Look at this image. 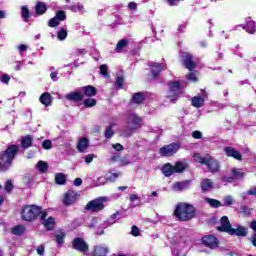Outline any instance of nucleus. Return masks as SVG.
Returning <instances> with one entry per match:
<instances>
[{"label":"nucleus","instance_id":"obj_8","mask_svg":"<svg viewBox=\"0 0 256 256\" xmlns=\"http://www.w3.org/2000/svg\"><path fill=\"white\" fill-rule=\"evenodd\" d=\"M79 201V194L75 190H68L63 197L62 203L66 207H71V205H75Z\"/></svg>","mask_w":256,"mask_h":256},{"label":"nucleus","instance_id":"obj_29","mask_svg":"<svg viewBox=\"0 0 256 256\" xmlns=\"http://www.w3.org/2000/svg\"><path fill=\"white\" fill-rule=\"evenodd\" d=\"M69 9L73 13H80L81 15H83V13H85V6H83V4H81V3L73 4L69 7Z\"/></svg>","mask_w":256,"mask_h":256},{"label":"nucleus","instance_id":"obj_16","mask_svg":"<svg viewBox=\"0 0 256 256\" xmlns=\"http://www.w3.org/2000/svg\"><path fill=\"white\" fill-rule=\"evenodd\" d=\"M241 177H243V172L241 171V169L234 168L231 170V177L229 178L224 176L222 178V181H228L229 183H231L233 179H241Z\"/></svg>","mask_w":256,"mask_h":256},{"label":"nucleus","instance_id":"obj_51","mask_svg":"<svg viewBox=\"0 0 256 256\" xmlns=\"http://www.w3.org/2000/svg\"><path fill=\"white\" fill-rule=\"evenodd\" d=\"M184 0H166L167 5L169 7H177L180 3H183Z\"/></svg>","mask_w":256,"mask_h":256},{"label":"nucleus","instance_id":"obj_34","mask_svg":"<svg viewBox=\"0 0 256 256\" xmlns=\"http://www.w3.org/2000/svg\"><path fill=\"white\" fill-rule=\"evenodd\" d=\"M206 203H209L210 207H213L214 209H219V207H223V203L219 200H215L213 198H206Z\"/></svg>","mask_w":256,"mask_h":256},{"label":"nucleus","instance_id":"obj_60","mask_svg":"<svg viewBox=\"0 0 256 256\" xmlns=\"http://www.w3.org/2000/svg\"><path fill=\"white\" fill-rule=\"evenodd\" d=\"M0 80L2 83H9V81H11V77H9V75L7 74H3L2 77H0Z\"/></svg>","mask_w":256,"mask_h":256},{"label":"nucleus","instance_id":"obj_49","mask_svg":"<svg viewBox=\"0 0 256 256\" xmlns=\"http://www.w3.org/2000/svg\"><path fill=\"white\" fill-rule=\"evenodd\" d=\"M21 15L24 21H27V19H29V9L27 8V6H22Z\"/></svg>","mask_w":256,"mask_h":256},{"label":"nucleus","instance_id":"obj_33","mask_svg":"<svg viewBox=\"0 0 256 256\" xmlns=\"http://www.w3.org/2000/svg\"><path fill=\"white\" fill-rule=\"evenodd\" d=\"M36 14L37 15H43L44 13L47 12V4L43 3V2H38L36 4Z\"/></svg>","mask_w":256,"mask_h":256},{"label":"nucleus","instance_id":"obj_54","mask_svg":"<svg viewBox=\"0 0 256 256\" xmlns=\"http://www.w3.org/2000/svg\"><path fill=\"white\" fill-rule=\"evenodd\" d=\"M119 165H120L121 167H125V166H127V165H131V161H129V158L124 157V158L120 159Z\"/></svg>","mask_w":256,"mask_h":256},{"label":"nucleus","instance_id":"obj_40","mask_svg":"<svg viewBox=\"0 0 256 256\" xmlns=\"http://www.w3.org/2000/svg\"><path fill=\"white\" fill-rule=\"evenodd\" d=\"M31 143H33V138L30 136H26L21 140V145L24 149L31 147Z\"/></svg>","mask_w":256,"mask_h":256},{"label":"nucleus","instance_id":"obj_63","mask_svg":"<svg viewBox=\"0 0 256 256\" xmlns=\"http://www.w3.org/2000/svg\"><path fill=\"white\" fill-rule=\"evenodd\" d=\"M37 253L40 255V256H43V254L45 253V246L43 245H40L37 247L36 249Z\"/></svg>","mask_w":256,"mask_h":256},{"label":"nucleus","instance_id":"obj_47","mask_svg":"<svg viewBox=\"0 0 256 256\" xmlns=\"http://www.w3.org/2000/svg\"><path fill=\"white\" fill-rule=\"evenodd\" d=\"M85 107H95L97 101L94 98H87L84 100Z\"/></svg>","mask_w":256,"mask_h":256},{"label":"nucleus","instance_id":"obj_57","mask_svg":"<svg viewBox=\"0 0 256 256\" xmlns=\"http://www.w3.org/2000/svg\"><path fill=\"white\" fill-rule=\"evenodd\" d=\"M43 149H51L53 147V144L51 143V140H45L42 143Z\"/></svg>","mask_w":256,"mask_h":256},{"label":"nucleus","instance_id":"obj_1","mask_svg":"<svg viewBox=\"0 0 256 256\" xmlns=\"http://www.w3.org/2000/svg\"><path fill=\"white\" fill-rule=\"evenodd\" d=\"M195 207L189 203L180 202L175 206L174 217L178 221L187 222L195 219Z\"/></svg>","mask_w":256,"mask_h":256},{"label":"nucleus","instance_id":"obj_37","mask_svg":"<svg viewBox=\"0 0 256 256\" xmlns=\"http://www.w3.org/2000/svg\"><path fill=\"white\" fill-rule=\"evenodd\" d=\"M121 177V172H109L106 174L107 181H117Z\"/></svg>","mask_w":256,"mask_h":256},{"label":"nucleus","instance_id":"obj_9","mask_svg":"<svg viewBox=\"0 0 256 256\" xmlns=\"http://www.w3.org/2000/svg\"><path fill=\"white\" fill-rule=\"evenodd\" d=\"M180 146L178 143H172L160 148L159 153L162 157H173L177 151H179Z\"/></svg>","mask_w":256,"mask_h":256},{"label":"nucleus","instance_id":"obj_11","mask_svg":"<svg viewBox=\"0 0 256 256\" xmlns=\"http://www.w3.org/2000/svg\"><path fill=\"white\" fill-rule=\"evenodd\" d=\"M141 125H143V119L141 117L137 116V114H132L129 116L128 118L129 129L134 131V129H139Z\"/></svg>","mask_w":256,"mask_h":256},{"label":"nucleus","instance_id":"obj_31","mask_svg":"<svg viewBox=\"0 0 256 256\" xmlns=\"http://www.w3.org/2000/svg\"><path fill=\"white\" fill-rule=\"evenodd\" d=\"M36 169L37 171H39V173H47V170L49 169V164H47V162L40 160L37 164H36Z\"/></svg>","mask_w":256,"mask_h":256},{"label":"nucleus","instance_id":"obj_3","mask_svg":"<svg viewBox=\"0 0 256 256\" xmlns=\"http://www.w3.org/2000/svg\"><path fill=\"white\" fill-rule=\"evenodd\" d=\"M18 151L19 146L11 145L6 151L0 153V171H8L11 165H13V160Z\"/></svg>","mask_w":256,"mask_h":256},{"label":"nucleus","instance_id":"obj_25","mask_svg":"<svg viewBox=\"0 0 256 256\" xmlns=\"http://www.w3.org/2000/svg\"><path fill=\"white\" fill-rule=\"evenodd\" d=\"M248 33L253 34L256 31V23L251 18L246 19V26H243Z\"/></svg>","mask_w":256,"mask_h":256},{"label":"nucleus","instance_id":"obj_61","mask_svg":"<svg viewBox=\"0 0 256 256\" xmlns=\"http://www.w3.org/2000/svg\"><path fill=\"white\" fill-rule=\"evenodd\" d=\"M131 235H133V237H139V228L137 226L132 227Z\"/></svg>","mask_w":256,"mask_h":256},{"label":"nucleus","instance_id":"obj_42","mask_svg":"<svg viewBox=\"0 0 256 256\" xmlns=\"http://www.w3.org/2000/svg\"><path fill=\"white\" fill-rule=\"evenodd\" d=\"M13 235H23L25 233V227L18 225L12 228Z\"/></svg>","mask_w":256,"mask_h":256},{"label":"nucleus","instance_id":"obj_6","mask_svg":"<svg viewBox=\"0 0 256 256\" xmlns=\"http://www.w3.org/2000/svg\"><path fill=\"white\" fill-rule=\"evenodd\" d=\"M181 93V83L179 82H171L170 90L166 96V99L170 101V103H175L177 99H179V94Z\"/></svg>","mask_w":256,"mask_h":256},{"label":"nucleus","instance_id":"obj_32","mask_svg":"<svg viewBox=\"0 0 256 256\" xmlns=\"http://www.w3.org/2000/svg\"><path fill=\"white\" fill-rule=\"evenodd\" d=\"M201 189L202 191H212L213 189V181L209 179H204L201 182Z\"/></svg>","mask_w":256,"mask_h":256},{"label":"nucleus","instance_id":"obj_18","mask_svg":"<svg viewBox=\"0 0 256 256\" xmlns=\"http://www.w3.org/2000/svg\"><path fill=\"white\" fill-rule=\"evenodd\" d=\"M191 185V181L186 180L183 182H175L172 186L173 191H185V189H189Z\"/></svg>","mask_w":256,"mask_h":256},{"label":"nucleus","instance_id":"obj_19","mask_svg":"<svg viewBox=\"0 0 256 256\" xmlns=\"http://www.w3.org/2000/svg\"><path fill=\"white\" fill-rule=\"evenodd\" d=\"M205 165L208 166V169L211 171V173H217V171H219V162L212 157L208 156V160Z\"/></svg>","mask_w":256,"mask_h":256},{"label":"nucleus","instance_id":"obj_59","mask_svg":"<svg viewBox=\"0 0 256 256\" xmlns=\"http://www.w3.org/2000/svg\"><path fill=\"white\" fill-rule=\"evenodd\" d=\"M117 217H119V212H116V213L111 215V217H110V225H114V223H117V221L115 220V219H117Z\"/></svg>","mask_w":256,"mask_h":256},{"label":"nucleus","instance_id":"obj_64","mask_svg":"<svg viewBox=\"0 0 256 256\" xmlns=\"http://www.w3.org/2000/svg\"><path fill=\"white\" fill-rule=\"evenodd\" d=\"M241 213H243V215H250L251 214V209H249L245 206H242L241 207Z\"/></svg>","mask_w":256,"mask_h":256},{"label":"nucleus","instance_id":"obj_24","mask_svg":"<svg viewBox=\"0 0 256 256\" xmlns=\"http://www.w3.org/2000/svg\"><path fill=\"white\" fill-rule=\"evenodd\" d=\"M109 253V248L106 246L100 245L96 246L93 252V256H107Z\"/></svg>","mask_w":256,"mask_h":256},{"label":"nucleus","instance_id":"obj_39","mask_svg":"<svg viewBox=\"0 0 256 256\" xmlns=\"http://www.w3.org/2000/svg\"><path fill=\"white\" fill-rule=\"evenodd\" d=\"M55 181L57 185H65V181H67V178L65 174L63 173H58L55 175Z\"/></svg>","mask_w":256,"mask_h":256},{"label":"nucleus","instance_id":"obj_52","mask_svg":"<svg viewBox=\"0 0 256 256\" xmlns=\"http://www.w3.org/2000/svg\"><path fill=\"white\" fill-rule=\"evenodd\" d=\"M188 81H192L193 83H197L199 81V78L197 77V74L195 72H191L187 76Z\"/></svg>","mask_w":256,"mask_h":256},{"label":"nucleus","instance_id":"obj_2","mask_svg":"<svg viewBox=\"0 0 256 256\" xmlns=\"http://www.w3.org/2000/svg\"><path fill=\"white\" fill-rule=\"evenodd\" d=\"M21 216L23 221H35L37 217L40 219H45L47 217V211H43L41 206H37L35 204L25 205L22 207Z\"/></svg>","mask_w":256,"mask_h":256},{"label":"nucleus","instance_id":"obj_62","mask_svg":"<svg viewBox=\"0 0 256 256\" xmlns=\"http://www.w3.org/2000/svg\"><path fill=\"white\" fill-rule=\"evenodd\" d=\"M112 147L113 149H115V151H123L125 149V147H123V145H121L120 143L113 144Z\"/></svg>","mask_w":256,"mask_h":256},{"label":"nucleus","instance_id":"obj_10","mask_svg":"<svg viewBox=\"0 0 256 256\" xmlns=\"http://www.w3.org/2000/svg\"><path fill=\"white\" fill-rule=\"evenodd\" d=\"M73 249L80 251V253H87L89 251V245L82 238H75L72 242Z\"/></svg>","mask_w":256,"mask_h":256},{"label":"nucleus","instance_id":"obj_14","mask_svg":"<svg viewBox=\"0 0 256 256\" xmlns=\"http://www.w3.org/2000/svg\"><path fill=\"white\" fill-rule=\"evenodd\" d=\"M66 17L65 12L58 11L56 16L49 21V27H57L60 21H65Z\"/></svg>","mask_w":256,"mask_h":256},{"label":"nucleus","instance_id":"obj_41","mask_svg":"<svg viewBox=\"0 0 256 256\" xmlns=\"http://www.w3.org/2000/svg\"><path fill=\"white\" fill-rule=\"evenodd\" d=\"M132 101L133 103L141 104L145 101V96H143L141 93H136L133 95Z\"/></svg>","mask_w":256,"mask_h":256},{"label":"nucleus","instance_id":"obj_4","mask_svg":"<svg viewBox=\"0 0 256 256\" xmlns=\"http://www.w3.org/2000/svg\"><path fill=\"white\" fill-rule=\"evenodd\" d=\"M220 223L221 226L218 227V231H223L224 233H228V235H236L237 237H245L247 235V228L243 226L232 228L227 216H223Z\"/></svg>","mask_w":256,"mask_h":256},{"label":"nucleus","instance_id":"obj_17","mask_svg":"<svg viewBox=\"0 0 256 256\" xmlns=\"http://www.w3.org/2000/svg\"><path fill=\"white\" fill-rule=\"evenodd\" d=\"M183 63L189 71H193L195 69V62L193 61V56L191 54H184L183 56Z\"/></svg>","mask_w":256,"mask_h":256},{"label":"nucleus","instance_id":"obj_58","mask_svg":"<svg viewBox=\"0 0 256 256\" xmlns=\"http://www.w3.org/2000/svg\"><path fill=\"white\" fill-rule=\"evenodd\" d=\"M193 139H201L203 137V133L201 131L196 130L192 133Z\"/></svg>","mask_w":256,"mask_h":256},{"label":"nucleus","instance_id":"obj_23","mask_svg":"<svg viewBox=\"0 0 256 256\" xmlns=\"http://www.w3.org/2000/svg\"><path fill=\"white\" fill-rule=\"evenodd\" d=\"M42 223L44 225V227L47 229V231H51L53 229H55V218L53 217H45L44 219H42Z\"/></svg>","mask_w":256,"mask_h":256},{"label":"nucleus","instance_id":"obj_56","mask_svg":"<svg viewBox=\"0 0 256 256\" xmlns=\"http://www.w3.org/2000/svg\"><path fill=\"white\" fill-rule=\"evenodd\" d=\"M95 159V154H88L85 156L84 161L85 163H93V160Z\"/></svg>","mask_w":256,"mask_h":256},{"label":"nucleus","instance_id":"obj_48","mask_svg":"<svg viewBox=\"0 0 256 256\" xmlns=\"http://www.w3.org/2000/svg\"><path fill=\"white\" fill-rule=\"evenodd\" d=\"M124 83H125V79L123 78V76H117L115 86L118 89H123V84Z\"/></svg>","mask_w":256,"mask_h":256},{"label":"nucleus","instance_id":"obj_12","mask_svg":"<svg viewBox=\"0 0 256 256\" xmlns=\"http://www.w3.org/2000/svg\"><path fill=\"white\" fill-rule=\"evenodd\" d=\"M202 243L210 249H217V247H219V241L213 235L204 236L202 238Z\"/></svg>","mask_w":256,"mask_h":256},{"label":"nucleus","instance_id":"obj_55","mask_svg":"<svg viewBox=\"0 0 256 256\" xmlns=\"http://www.w3.org/2000/svg\"><path fill=\"white\" fill-rule=\"evenodd\" d=\"M12 190H13V182L11 180H7L5 184V191H7V193H11Z\"/></svg>","mask_w":256,"mask_h":256},{"label":"nucleus","instance_id":"obj_36","mask_svg":"<svg viewBox=\"0 0 256 256\" xmlns=\"http://www.w3.org/2000/svg\"><path fill=\"white\" fill-rule=\"evenodd\" d=\"M82 90L87 95V97H93V96L97 95V91L95 90V87H93V86L83 87Z\"/></svg>","mask_w":256,"mask_h":256},{"label":"nucleus","instance_id":"obj_28","mask_svg":"<svg viewBox=\"0 0 256 256\" xmlns=\"http://www.w3.org/2000/svg\"><path fill=\"white\" fill-rule=\"evenodd\" d=\"M162 173L165 177H171L175 173V168L171 164L167 163L162 167Z\"/></svg>","mask_w":256,"mask_h":256},{"label":"nucleus","instance_id":"obj_15","mask_svg":"<svg viewBox=\"0 0 256 256\" xmlns=\"http://www.w3.org/2000/svg\"><path fill=\"white\" fill-rule=\"evenodd\" d=\"M224 153L225 155H227V157H233V159H236V161H241L242 159L241 153L235 150V148L233 147H230V146L225 147Z\"/></svg>","mask_w":256,"mask_h":256},{"label":"nucleus","instance_id":"obj_30","mask_svg":"<svg viewBox=\"0 0 256 256\" xmlns=\"http://www.w3.org/2000/svg\"><path fill=\"white\" fill-rule=\"evenodd\" d=\"M55 241L57 245H63V243H65V232H63V230L55 232Z\"/></svg>","mask_w":256,"mask_h":256},{"label":"nucleus","instance_id":"obj_53","mask_svg":"<svg viewBox=\"0 0 256 256\" xmlns=\"http://www.w3.org/2000/svg\"><path fill=\"white\" fill-rule=\"evenodd\" d=\"M85 53H87V50L85 49H76L72 52V55L75 57H81V55H85Z\"/></svg>","mask_w":256,"mask_h":256},{"label":"nucleus","instance_id":"obj_5","mask_svg":"<svg viewBox=\"0 0 256 256\" xmlns=\"http://www.w3.org/2000/svg\"><path fill=\"white\" fill-rule=\"evenodd\" d=\"M168 239L171 245L173 256H187L185 242L181 241V235H179V233H176L174 235L170 234L168 236Z\"/></svg>","mask_w":256,"mask_h":256},{"label":"nucleus","instance_id":"obj_38","mask_svg":"<svg viewBox=\"0 0 256 256\" xmlns=\"http://www.w3.org/2000/svg\"><path fill=\"white\" fill-rule=\"evenodd\" d=\"M193 159H194V161H196V163H201L202 165H206L207 160L209 159V156L203 158V157L201 156V154L195 153V154L193 155Z\"/></svg>","mask_w":256,"mask_h":256},{"label":"nucleus","instance_id":"obj_50","mask_svg":"<svg viewBox=\"0 0 256 256\" xmlns=\"http://www.w3.org/2000/svg\"><path fill=\"white\" fill-rule=\"evenodd\" d=\"M100 73L105 78L109 77V72H108L107 65L103 64V65L100 66Z\"/></svg>","mask_w":256,"mask_h":256},{"label":"nucleus","instance_id":"obj_7","mask_svg":"<svg viewBox=\"0 0 256 256\" xmlns=\"http://www.w3.org/2000/svg\"><path fill=\"white\" fill-rule=\"evenodd\" d=\"M105 201H107V197H99L95 200L90 201L85 209L86 211H93L95 213L102 211V209L105 207L103 205V203H105Z\"/></svg>","mask_w":256,"mask_h":256},{"label":"nucleus","instance_id":"obj_46","mask_svg":"<svg viewBox=\"0 0 256 256\" xmlns=\"http://www.w3.org/2000/svg\"><path fill=\"white\" fill-rule=\"evenodd\" d=\"M113 127H115V125H111V126H108L105 130V137L106 139H111V137H113L114 135V131H113Z\"/></svg>","mask_w":256,"mask_h":256},{"label":"nucleus","instance_id":"obj_21","mask_svg":"<svg viewBox=\"0 0 256 256\" xmlns=\"http://www.w3.org/2000/svg\"><path fill=\"white\" fill-rule=\"evenodd\" d=\"M150 69H151L152 76L157 77L159 75V73H161V71H163V69H165V65L159 64V63H152L150 65Z\"/></svg>","mask_w":256,"mask_h":256},{"label":"nucleus","instance_id":"obj_20","mask_svg":"<svg viewBox=\"0 0 256 256\" xmlns=\"http://www.w3.org/2000/svg\"><path fill=\"white\" fill-rule=\"evenodd\" d=\"M65 99L74 102L81 101L83 99V93H81V91L70 92L65 95Z\"/></svg>","mask_w":256,"mask_h":256},{"label":"nucleus","instance_id":"obj_27","mask_svg":"<svg viewBox=\"0 0 256 256\" xmlns=\"http://www.w3.org/2000/svg\"><path fill=\"white\" fill-rule=\"evenodd\" d=\"M128 46H129V40L122 39V40L118 41V43L116 44L115 51H116V53H122V51L124 49H127Z\"/></svg>","mask_w":256,"mask_h":256},{"label":"nucleus","instance_id":"obj_43","mask_svg":"<svg viewBox=\"0 0 256 256\" xmlns=\"http://www.w3.org/2000/svg\"><path fill=\"white\" fill-rule=\"evenodd\" d=\"M234 200L231 196H225L223 198V204L222 207H231V205H233Z\"/></svg>","mask_w":256,"mask_h":256},{"label":"nucleus","instance_id":"obj_44","mask_svg":"<svg viewBox=\"0 0 256 256\" xmlns=\"http://www.w3.org/2000/svg\"><path fill=\"white\" fill-rule=\"evenodd\" d=\"M107 183V177L100 176L94 182V187H101V185H105Z\"/></svg>","mask_w":256,"mask_h":256},{"label":"nucleus","instance_id":"obj_13","mask_svg":"<svg viewBox=\"0 0 256 256\" xmlns=\"http://www.w3.org/2000/svg\"><path fill=\"white\" fill-rule=\"evenodd\" d=\"M207 97V93L203 92L202 95L194 96L191 99V103L193 107H196V109H199L205 105V99Z\"/></svg>","mask_w":256,"mask_h":256},{"label":"nucleus","instance_id":"obj_35","mask_svg":"<svg viewBox=\"0 0 256 256\" xmlns=\"http://www.w3.org/2000/svg\"><path fill=\"white\" fill-rule=\"evenodd\" d=\"M187 169V163L185 162H176L174 165V173H183Z\"/></svg>","mask_w":256,"mask_h":256},{"label":"nucleus","instance_id":"obj_45","mask_svg":"<svg viewBox=\"0 0 256 256\" xmlns=\"http://www.w3.org/2000/svg\"><path fill=\"white\" fill-rule=\"evenodd\" d=\"M57 37L59 41H65V39H67V30L65 28H61L57 33Z\"/></svg>","mask_w":256,"mask_h":256},{"label":"nucleus","instance_id":"obj_22","mask_svg":"<svg viewBox=\"0 0 256 256\" xmlns=\"http://www.w3.org/2000/svg\"><path fill=\"white\" fill-rule=\"evenodd\" d=\"M89 148V139L87 138H81L78 141L77 144V149L80 153H85V151H87V149Z\"/></svg>","mask_w":256,"mask_h":256},{"label":"nucleus","instance_id":"obj_26","mask_svg":"<svg viewBox=\"0 0 256 256\" xmlns=\"http://www.w3.org/2000/svg\"><path fill=\"white\" fill-rule=\"evenodd\" d=\"M52 101L53 97L47 92L40 96V103H42V105H45V107H49Z\"/></svg>","mask_w":256,"mask_h":256}]
</instances>
